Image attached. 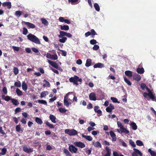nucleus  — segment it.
Masks as SVG:
<instances>
[{"mask_svg":"<svg viewBox=\"0 0 156 156\" xmlns=\"http://www.w3.org/2000/svg\"><path fill=\"white\" fill-rule=\"evenodd\" d=\"M140 87L144 90L146 89L148 92V93L144 92L143 93V96L145 98L149 100L150 99L148 97V96H149L153 101H156V98L155 96V94L153 92V90H151L147 87L146 84L144 83H142L141 84Z\"/></svg>","mask_w":156,"mask_h":156,"instance_id":"1","label":"nucleus"},{"mask_svg":"<svg viewBox=\"0 0 156 156\" xmlns=\"http://www.w3.org/2000/svg\"><path fill=\"white\" fill-rule=\"evenodd\" d=\"M65 36H66L68 38H70L72 37V34L70 33L60 31L59 32V34L58 35V37L59 38L58 41L59 42L62 43L66 42L67 40V38L64 37Z\"/></svg>","mask_w":156,"mask_h":156,"instance_id":"2","label":"nucleus"},{"mask_svg":"<svg viewBox=\"0 0 156 156\" xmlns=\"http://www.w3.org/2000/svg\"><path fill=\"white\" fill-rule=\"evenodd\" d=\"M27 37L29 41L36 44H41V42L39 38L34 35L30 33L27 35Z\"/></svg>","mask_w":156,"mask_h":156,"instance_id":"3","label":"nucleus"},{"mask_svg":"<svg viewBox=\"0 0 156 156\" xmlns=\"http://www.w3.org/2000/svg\"><path fill=\"white\" fill-rule=\"evenodd\" d=\"M69 81L70 82L73 83L74 84L77 85L78 84V82H81L82 80L77 76H74L73 77H71L70 78Z\"/></svg>","mask_w":156,"mask_h":156,"instance_id":"4","label":"nucleus"},{"mask_svg":"<svg viewBox=\"0 0 156 156\" xmlns=\"http://www.w3.org/2000/svg\"><path fill=\"white\" fill-rule=\"evenodd\" d=\"M65 133L70 136L75 135L77 134V131L74 129H67L65 130Z\"/></svg>","mask_w":156,"mask_h":156,"instance_id":"5","label":"nucleus"},{"mask_svg":"<svg viewBox=\"0 0 156 156\" xmlns=\"http://www.w3.org/2000/svg\"><path fill=\"white\" fill-rule=\"evenodd\" d=\"M134 151L133 152L132 154V156H142V153L139 150L135 148L133 149Z\"/></svg>","mask_w":156,"mask_h":156,"instance_id":"6","label":"nucleus"},{"mask_svg":"<svg viewBox=\"0 0 156 156\" xmlns=\"http://www.w3.org/2000/svg\"><path fill=\"white\" fill-rule=\"evenodd\" d=\"M46 57L47 58L51 59L53 60H56L58 59L57 55L55 54L53 55H51L49 53H48L46 54Z\"/></svg>","mask_w":156,"mask_h":156,"instance_id":"7","label":"nucleus"},{"mask_svg":"<svg viewBox=\"0 0 156 156\" xmlns=\"http://www.w3.org/2000/svg\"><path fill=\"white\" fill-rule=\"evenodd\" d=\"M69 151L72 153H76L78 151V149L73 145H70L69 146Z\"/></svg>","mask_w":156,"mask_h":156,"instance_id":"8","label":"nucleus"},{"mask_svg":"<svg viewBox=\"0 0 156 156\" xmlns=\"http://www.w3.org/2000/svg\"><path fill=\"white\" fill-rule=\"evenodd\" d=\"M74 145L80 148H83L85 147V144L80 141H76L74 142Z\"/></svg>","mask_w":156,"mask_h":156,"instance_id":"9","label":"nucleus"},{"mask_svg":"<svg viewBox=\"0 0 156 156\" xmlns=\"http://www.w3.org/2000/svg\"><path fill=\"white\" fill-rule=\"evenodd\" d=\"M22 24H25L27 25L29 28L34 29L35 27V26L34 24L28 22L22 21Z\"/></svg>","mask_w":156,"mask_h":156,"instance_id":"10","label":"nucleus"},{"mask_svg":"<svg viewBox=\"0 0 156 156\" xmlns=\"http://www.w3.org/2000/svg\"><path fill=\"white\" fill-rule=\"evenodd\" d=\"M23 151L27 153H30L33 152V149L32 148H28L26 145L23 146Z\"/></svg>","mask_w":156,"mask_h":156,"instance_id":"11","label":"nucleus"},{"mask_svg":"<svg viewBox=\"0 0 156 156\" xmlns=\"http://www.w3.org/2000/svg\"><path fill=\"white\" fill-rule=\"evenodd\" d=\"M69 93L66 94L64 97V105L66 107H68L69 106V104L68 101L67 99L68 98V95Z\"/></svg>","mask_w":156,"mask_h":156,"instance_id":"12","label":"nucleus"},{"mask_svg":"<svg viewBox=\"0 0 156 156\" xmlns=\"http://www.w3.org/2000/svg\"><path fill=\"white\" fill-rule=\"evenodd\" d=\"M133 77L134 80L137 81H139L141 79V77L140 75L136 73H134Z\"/></svg>","mask_w":156,"mask_h":156,"instance_id":"13","label":"nucleus"},{"mask_svg":"<svg viewBox=\"0 0 156 156\" xmlns=\"http://www.w3.org/2000/svg\"><path fill=\"white\" fill-rule=\"evenodd\" d=\"M48 62L50 65L55 68L56 69H58V65L55 62L52 61L50 60H48Z\"/></svg>","mask_w":156,"mask_h":156,"instance_id":"14","label":"nucleus"},{"mask_svg":"<svg viewBox=\"0 0 156 156\" xmlns=\"http://www.w3.org/2000/svg\"><path fill=\"white\" fill-rule=\"evenodd\" d=\"M89 98L90 100L95 101L96 100V95L93 92L91 93L89 95Z\"/></svg>","mask_w":156,"mask_h":156,"instance_id":"15","label":"nucleus"},{"mask_svg":"<svg viewBox=\"0 0 156 156\" xmlns=\"http://www.w3.org/2000/svg\"><path fill=\"white\" fill-rule=\"evenodd\" d=\"M92 144L95 147L98 148L101 147L102 146L101 144L98 141L95 142V141H94L92 142Z\"/></svg>","mask_w":156,"mask_h":156,"instance_id":"16","label":"nucleus"},{"mask_svg":"<svg viewBox=\"0 0 156 156\" xmlns=\"http://www.w3.org/2000/svg\"><path fill=\"white\" fill-rule=\"evenodd\" d=\"M109 133L111 136L112 138V141H115L116 140V137L115 133L111 131Z\"/></svg>","mask_w":156,"mask_h":156,"instance_id":"17","label":"nucleus"},{"mask_svg":"<svg viewBox=\"0 0 156 156\" xmlns=\"http://www.w3.org/2000/svg\"><path fill=\"white\" fill-rule=\"evenodd\" d=\"M94 68H102L104 67V64L101 63H97L95 64L93 66Z\"/></svg>","mask_w":156,"mask_h":156,"instance_id":"18","label":"nucleus"},{"mask_svg":"<svg viewBox=\"0 0 156 156\" xmlns=\"http://www.w3.org/2000/svg\"><path fill=\"white\" fill-rule=\"evenodd\" d=\"M125 74L129 78H131L133 76V72L129 70L126 71L125 72Z\"/></svg>","mask_w":156,"mask_h":156,"instance_id":"19","label":"nucleus"},{"mask_svg":"<svg viewBox=\"0 0 156 156\" xmlns=\"http://www.w3.org/2000/svg\"><path fill=\"white\" fill-rule=\"evenodd\" d=\"M49 118L50 119L52 122L54 123H55L56 122V118L55 116L52 115H49Z\"/></svg>","mask_w":156,"mask_h":156,"instance_id":"20","label":"nucleus"},{"mask_svg":"<svg viewBox=\"0 0 156 156\" xmlns=\"http://www.w3.org/2000/svg\"><path fill=\"white\" fill-rule=\"evenodd\" d=\"M94 111L95 112L97 113L98 114H100V115H101L102 111L99 109L98 106H95L94 107Z\"/></svg>","mask_w":156,"mask_h":156,"instance_id":"21","label":"nucleus"},{"mask_svg":"<svg viewBox=\"0 0 156 156\" xmlns=\"http://www.w3.org/2000/svg\"><path fill=\"white\" fill-rule=\"evenodd\" d=\"M2 6L4 7L7 6L9 9L11 8V3L10 2H4L2 3Z\"/></svg>","mask_w":156,"mask_h":156,"instance_id":"22","label":"nucleus"},{"mask_svg":"<svg viewBox=\"0 0 156 156\" xmlns=\"http://www.w3.org/2000/svg\"><path fill=\"white\" fill-rule=\"evenodd\" d=\"M82 136L89 141H91L93 139L92 137L89 136L85 135L83 134H82Z\"/></svg>","mask_w":156,"mask_h":156,"instance_id":"23","label":"nucleus"},{"mask_svg":"<svg viewBox=\"0 0 156 156\" xmlns=\"http://www.w3.org/2000/svg\"><path fill=\"white\" fill-rule=\"evenodd\" d=\"M22 86V89L24 91H25L27 89V86L25 81H23Z\"/></svg>","mask_w":156,"mask_h":156,"instance_id":"24","label":"nucleus"},{"mask_svg":"<svg viewBox=\"0 0 156 156\" xmlns=\"http://www.w3.org/2000/svg\"><path fill=\"white\" fill-rule=\"evenodd\" d=\"M120 129L121 133H124L125 134H128L129 132V131L127 130L126 128H125L124 126L120 128Z\"/></svg>","mask_w":156,"mask_h":156,"instance_id":"25","label":"nucleus"},{"mask_svg":"<svg viewBox=\"0 0 156 156\" xmlns=\"http://www.w3.org/2000/svg\"><path fill=\"white\" fill-rule=\"evenodd\" d=\"M92 60L90 58H88L87 59L85 64V66L86 67H89L91 65Z\"/></svg>","mask_w":156,"mask_h":156,"instance_id":"26","label":"nucleus"},{"mask_svg":"<svg viewBox=\"0 0 156 156\" xmlns=\"http://www.w3.org/2000/svg\"><path fill=\"white\" fill-rule=\"evenodd\" d=\"M124 80V81L129 86H131L132 83L129 80L127 79V78L125 76H123Z\"/></svg>","mask_w":156,"mask_h":156,"instance_id":"27","label":"nucleus"},{"mask_svg":"<svg viewBox=\"0 0 156 156\" xmlns=\"http://www.w3.org/2000/svg\"><path fill=\"white\" fill-rule=\"evenodd\" d=\"M130 126L132 127V129L134 130H136L137 129V126L136 124L132 122L130 124Z\"/></svg>","mask_w":156,"mask_h":156,"instance_id":"28","label":"nucleus"},{"mask_svg":"<svg viewBox=\"0 0 156 156\" xmlns=\"http://www.w3.org/2000/svg\"><path fill=\"white\" fill-rule=\"evenodd\" d=\"M60 28L62 30H68L69 29V26L67 25H61Z\"/></svg>","mask_w":156,"mask_h":156,"instance_id":"29","label":"nucleus"},{"mask_svg":"<svg viewBox=\"0 0 156 156\" xmlns=\"http://www.w3.org/2000/svg\"><path fill=\"white\" fill-rule=\"evenodd\" d=\"M41 20L42 23L44 25L47 26L48 25V22L46 19L42 18Z\"/></svg>","mask_w":156,"mask_h":156,"instance_id":"30","label":"nucleus"},{"mask_svg":"<svg viewBox=\"0 0 156 156\" xmlns=\"http://www.w3.org/2000/svg\"><path fill=\"white\" fill-rule=\"evenodd\" d=\"M144 69L143 68H138L136 69V72L139 73L143 74L144 72Z\"/></svg>","mask_w":156,"mask_h":156,"instance_id":"31","label":"nucleus"},{"mask_svg":"<svg viewBox=\"0 0 156 156\" xmlns=\"http://www.w3.org/2000/svg\"><path fill=\"white\" fill-rule=\"evenodd\" d=\"M11 102L12 103L15 105H17L19 104L17 100L14 98H12L11 100Z\"/></svg>","mask_w":156,"mask_h":156,"instance_id":"32","label":"nucleus"},{"mask_svg":"<svg viewBox=\"0 0 156 156\" xmlns=\"http://www.w3.org/2000/svg\"><path fill=\"white\" fill-rule=\"evenodd\" d=\"M22 14V12L20 11H16L15 13V16L17 17H19Z\"/></svg>","mask_w":156,"mask_h":156,"instance_id":"33","label":"nucleus"},{"mask_svg":"<svg viewBox=\"0 0 156 156\" xmlns=\"http://www.w3.org/2000/svg\"><path fill=\"white\" fill-rule=\"evenodd\" d=\"M63 151L64 153L65 154L66 156H71V154L67 149L64 148Z\"/></svg>","mask_w":156,"mask_h":156,"instance_id":"34","label":"nucleus"},{"mask_svg":"<svg viewBox=\"0 0 156 156\" xmlns=\"http://www.w3.org/2000/svg\"><path fill=\"white\" fill-rule=\"evenodd\" d=\"M35 120L36 122L38 124L41 125L43 123L41 119L38 117H36Z\"/></svg>","mask_w":156,"mask_h":156,"instance_id":"35","label":"nucleus"},{"mask_svg":"<svg viewBox=\"0 0 156 156\" xmlns=\"http://www.w3.org/2000/svg\"><path fill=\"white\" fill-rule=\"evenodd\" d=\"M94 7L97 11L99 12L100 11V7L99 5L97 3H95L94 4Z\"/></svg>","mask_w":156,"mask_h":156,"instance_id":"36","label":"nucleus"},{"mask_svg":"<svg viewBox=\"0 0 156 156\" xmlns=\"http://www.w3.org/2000/svg\"><path fill=\"white\" fill-rule=\"evenodd\" d=\"M48 94V92L47 91H43L41 94L40 97L43 98L45 97Z\"/></svg>","mask_w":156,"mask_h":156,"instance_id":"37","label":"nucleus"},{"mask_svg":"<svg viewBox=\"0 0 156 156\" xmlns=\"http://www.w3.org/2000/svg\"><path fill=\"white\" fill-rule=\"evenodd\" d=\"M16 93L18 96H21L22 95V92L19 88H17L16 89Z\"/></svg>","mask_w":156,"mask_h":156,"instance_id":"38","label":"nucleus"},{"mask_svg":"<svg viewBox=\"0 0 156 156\" xmlns=\"http://www.w3.org/2000/svg\"><path fill=\"white\" fill-rule=\"evenodd\" d=\"M148 151L150 154L151 156H156V152H155L154 151H152L151 149H149Z\"/></svg>","mask_w":156,"mask_h":156,"instance_id":"39","label":"nucleus"},{"mask_svg":"<svg viewBox=\"0 0 156 156\" xmlns=\"http://www.w3.org/2000/svg\"><path fill=\"white\" fill-rule=\"evenodd\" d=\"M44 82H45V83L43 85V86L44 87H49L50 86V84L46 80H44L43 81Z\"/></svg>","mask_w":156,"mask_h":156,"instance_id":"40","label":"nucleus"},{"mask_svg":"<svg viewBox=\"0 0 156 156\" xmlns=\"http://www.w3.org/2000/svg\"><path fill=\"white\" fill-rule=\"evenodd\" d=\"M136 143L137 145L139 146H141L144 145L143 142L140 140H136Z\"/></svg>","mask_w":156,"mask_h":156,"instance_id":"41","label":"nucleus"},{"mask_svg":"<svg viewBox=\"0 0 156 156\" xmlns=\"http://www.w3.org/2000/svg\"><path fill=\"white\" fill-rule=\"evenodd\" d=\"M1 155H4L6 154V152L7 151L6 149L5 148H1Z\"/></svg>","mask_w":156,"mask_h":156,"instance_id":"42","label":"nucleus"},{"mask_svg":"<svg viewBox=\"0 0 156 156\" xmlns=\"http://www.w3.org/2000/svg\"><path fill=\"white\" fill-rule=\"evenodd\" d=\"M37 102L40 104H42L44 105H47V102L44 100H38L37 101Z\"/></svg>","mask_w":156,"mask_h":156,"instance_id":"43","label":"nucleus"},{"mask_svg":"<svg viewBox=\"0 0 156 156\" xmlns=\"http://www.w3.org/2000/svg\"><path fill=\"white\" fill-rule=\"evenodd\" d=\"M111 99L114 103H120L119 101H118L117 99L115 98L111 97Z\"/></svg>","mask_w":156,"mask_h":156,"instance_id":"44","label":"nucleus"},{"mask_svg":"<svg viewBox=\"0 0 156 156\" xmlns=\"http://www.w3.org/2000/svg\"><path fill=\"white\" fill-rule=\"evenodd\" d=\"M14 85L18 87H20L21 86V83L20 81L15 82L14 83Z\"/></svg>","mask_w":156,"mask_h":156,"instance_id":"45","label":"nucleus"},{"mask_svg":"<svg viewBox=\"0 0 156 156\" xmlns=\"http://www.w3.org/2000/svg\"><path fill=\"white\" fill-rule=\"evenodd\" d=\"M46 124L50 127V128H54L53 124H50L49 122L47 121L45 122Z\"/></svg>","mask_w":156,"mask_h":156,"instance_id":"46","label":"nucleus"},{"mask_svg":"<svg viewBox=\"0 0 156 156\" xmlns=\"http://www.w3.org/2000/svg\"><path fill=\"white\" fill-rule=\"evenodd\" d=\"M13 70V73L15 75H16L18 73L19 71L17 67H15L14 68Z\"/></svg>","mask_w":156,"mask_h":156,"instance_id":"47","label":"nucleus"},{"mask_svg":"<svg viewBox=\"0 0 156 156\" xmlns=\"http://www.w3.org/2000/svg\"><path fill=\"white\" fill-rule=\"evenodd\" d=\"M16 131L18 132H22L20 128V126L19 125H17L16 126Z\"/></svg>","mask_w":156,"mask_h":156,"instance_id":"48","label":"nucleus"},{"mask_svg":"<svg viewBox=\"0 0 156 156\" xmlns=\"http://www.w3.org/2000/svg\"><path fill=\"white\" fill-rule=\"evenodd\" d=\"M129 144L133 147H135L136 146V145L135 144L134 142L132 140H129Z\"/></svg>","mask_w":156,"mask_h":156,"instance_id":"49","label":"nucleus"},{"mask_svg":"<svg viewBox=\"0 0 156 156\" xmlns=\"http://www.w3.org/2000/svg\"><path fill=\"white\" fill-rule=\"evenodd\" d=\"M59 111L61 113H64L67 111V110L65 108H59Z\"/></svg>","mask_w":156,"mask_h":156,"instance_id":"50","label":"nucleus"},{"mask_svg":"<svg viewBox=\"0 0 156 156\" xmlns=\"http://www.w3.org/2000/svg\"><path fill=\"white\" fill-rule=\"evenodd\" d=\"M98 42L94 39H92L90 41V43L91 44L94 45L97 44Z\"/></svg>","mask_w":156,"mask_h":156,"instance_id":"51","label":"nucleus"},{"mask_svg":"<svg viewBox=\"0 0 156 156\" xmlns=\"http://www.w3.org/2000/svg\"><path fill=\"white\" fill-rule=\"evenodd\" d=\"M117 124L118 127H119L120 129L124 127V126L120 122L117 121Z\"/></svg>","mask_w":156,"mask_h":156,"instance_id":"52","label":"nucleus"},{"mask_svg":"<svg viewBox=\"0 0 156 156\" xmlns=\"http://www.w3.org/2000/svg\"><path fill=\"white\" fill-rule=\"evenodd\" d=\"M99 48V46L97 44L94 45L93 47V49L94 50L96 51L98 50Z\"/></svg>","mask_w":156,"mask_h":156,"instance_id":"53","label":"nucleus"},{"mask_svg":"<svg viewBox=\"0 0 156 156\" xmlns=\"http://www.w3.org/2000/svg\"><path fill=\"white\" fill-rule=\"evenodd\" d=\"M12 98L11 97H10L9 96H6L5 98V100L6 101H8L9 100H12Z\"/></svg>","mask_w":156,"mask_h":156,"instance_id":"54","label":"nucleus"},{"mask_svg":"<svg viewBox=\"0 0 156 156\" xmlns=\"http://www.w3.org/2000/svg\"><path fill=\"white\" fill-rule=\"evenodd\" d=\"M107 151V153L111 154V150L108 147H106L105 148Z\"/></svg>","mask_w":156,"mask_h":156,"instance_id":"55","label":"nucleus"},{"mask_svg":"<svg viewBox=\"0 0 156 156\" xmlns=\"http://www.w3.org/2000/svg\"><path fill=\"white\" fill-rule=\"evenodd\" d=\"M2 91L5 94H6L7 93V90L6 87H4L2 89Z\"/></svg>","mask_w":156,"mask_h":156,"instance_id":"56","label":"nucleus"},{"mask_svg":"<svg viewBox=\"0 0 156 156\" xmlns=\"http://www.w3.org/2000/svg\"><path fill=\"white\" fill-rule=\"evenodd\" d=\"M23 34L25 35H26L28 32L27 29L26 28H23Z\"/></svg>","mask_w":156,"mask_h":156,"instance_id":"57","label":"nucleus"},{"mask_svg":"<svg viewBox=\"0 0 156 156\" xmlns=\"http://www.w3.org/2000/svg\"><path fill=\"white\" fill-rule=\"evenodd\" d=\"M90 33V34H91L92 35H95L97 34L95 30L93 29L91 30Z\"/></svg>","mask_w":156,"mask_h":156,"instance_id":"58","label":"nucleus"},{"mask_svg":"<svg viewBox=\"0 0 156 156\" xmlns=\"http://www.w3.org/2000/svg\"><path fill=\"white\" fill-rule=\"evenodd\" d=\"M12 48L14 51H18L20 50V48L18 47L12 46Z\"/></svg>","mask_w":156,"mask_h":156,"instance_id":"59","label":"nucleus"},{"mask_svg":"<svg viewBox=\"0 0 156 156\" xmlns=\"http://www.w3.org/2000/svg\"><path fill=\"white\" fill-rule=\"evenodd\" d=\"M32 51L35 53H38L39 52V50L37 48L33 47L31 48Z\"/></svg>","mask_w":156,"mask_h":156,"instance_id":"60","label":"nucleus"},{"mask_svg":"<svg viewBox=\"0 0 156 156\" xmlns=\"http://www.w3.org/2000/svg\"><path fill=\"white\" fill-rule=\"evenodd\" d=\"M20 111H21V108L19 107L17 108L15 110V114H16L18 112H20Z\"/></svg>","mask_w":156,"mask_h":156,"instance_id":"61","label":"nucleus"},{"mask_svg":"<svg viewBox=\"0 0 156 156\" xmlns=\"http://www.w3.org/2000/svg\"><path fill=\"white\" fill-rule=\"evenodd\" d=\"M106 110L107 112L110 113H112V110L111 109V108H110L108 107L106 108Z\"/></svg>","mask_w":156,"mask_h":156,"instance_id":"62","label":"nucleus"},{"mask_svg":"<svg viewBox=\"0 0 156 156\" xmlns=\"http://www.w3.org/2000/svg\"><path fill=\"white\" fill-rule=\"evenodd\" d=\"M25 50L27 53H30L31 51V49L29 48H26Z\"/></svg>","mask_w":156,"mask_h":156,"instance_id":"63","label":"nucleus"},{"mask_svg":"<svg viewBox=\"0 0 156 156\" xmlns=\"http://www.w3.org/2000/svg\"><path fill=\"white\" fill-rule=\"evenodd\" d=\"M99 133V132L98 131H93L92 132V134L94 136H95L97 135Z\"/></svg>","mask_w":156,"mask_h":156,"instance_id":"64","label":"nucleus"}]
</instances>
